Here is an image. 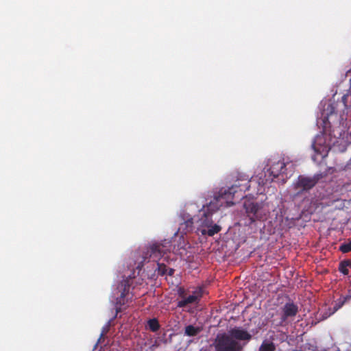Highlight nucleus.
Returning a JSON list of instances; mask_svg holds the SVG:
<instances>
[{
	"label": "nucleus",
	"instance_id": "20",
	"mask_svg": "<svg viewBox=\"0 0 351 351\" xmlns=\"http://www.w3.org/2000/svg\"><path fill=\"white\" fill-rule=\"evenodd\" d=\"M275 346L273 343H263L259 348V351H274Z\"/></svg>",
	"mask_w": 351,
	"mask_h": 351
},
{
	"label": "nucleus",
	"instance_id": "4",
	"mask_svg": "<svg viewBox=\"0 0 351 351\" xmlns=\"http://www.w3.org/2000/svg\"><path fill=\"white\" fill-rule=\"evenodd\" d=\"M321 178L322 176L320 174H315L311 177L303 175L299 176L297 180L293 184V189L296 191L293 197L298 196L302 193L313 189Z\"/></svg>",
	"mask_w": 351,
	"mask_h": 351
},
{
	"label": "nucleus",
	"instance_id": "19",
	"mask_svg": "<svg viewBox=\"0 0 351 351\" xmlns=\"http://www.w3.org/2000/svg\"><path fill=\"white\" fill-rule=\"evenodd\" d=\"M193 224V218H190L188 220H186L184 223L181 224L180 229H182L183 231H184L185 233H186L192 230Z\"/></svg>",
	"mask_w": 351,
	"mask_h": 351
},
{
	"label": "nucleus",
	"instance_id": "13",
	"mask_svg": "<svg viewBox=\"0 0 351 351\" xmlns=\"http://www.w3.org/2000/svg\"><path fill=\"white\" fill-rule=\"evenodd\" d=\"M329 108V105L326 108H324L323 111L321 113L320 117L317 119V124L322 125L323 132L324 134L326 132V130L328 128V125L329 123V112H328V109Z\"/></svg>",
	"mask_w": 351,
	"mask_h": 351
},
{
	"label": "nucleus",
	"instance_id": "17",
	"mask_svg": "<svg viewBox=\"0 0 351 351\" xmlns=\"http://www.w3.org/2000/svg\"><path fill=\"white\" fill-rule=\"evenodd\" d=\"M147 326L152 332H156L159 330L160 326L156 318L150 319L147 321Z\"/></svg>",
	"mask_w": 351,
	"mask_h": 351
},
{
	"label": "nucleus",
	"instance_id": "3",
	"mask_svg": "<svg viewBox=\"0 0 351 351\" xmlns=\"http://www.w3.org/2000/svg\"><path fill=\"white\" fill-rule=\"evenodd\" d=\"M213 213L210 211L203 210L201 217L198 220L199 226L197 232L202 236L213 237L221 231V228L217 224H214L212 219Z\"/></svg>",
	"mask_w": 351,
	"mask_h": 351
},
{
	"label": "nucleus",
	"instance_id": "18",
	"mask_svg": "<svg viewBox=\"0 0 351 351\" xmlns=\"http://www.w3.org/2000/svg\"><path fill=\"white\" fill-rule=\"evenodd\" d=\"M339 250L343 254L351 252V240L348 239L342 243L339 247Z\"/></svg>",
	"mask_w": 351,
	"mask_h": 351
},
{
	"label": "nucleus",
	"instance_id": "2",
	"mask_svg": "<svg viewBox=\"0 0 351 351\" xmlns=\"http://www.w3.org/2000/svg\"><path fill=\"white\" fill-rule=\"evenodd\" d=\"M215 351H242L243 346L226 332L217 335L212 345Z\"/></svg>",
	"mask_w": 351,
	"mask_h": 351
},
{
	"label": "nucleus",
	"instance_id": "7",
	"mask_svg": "<svg viewBox=\"0 0 351 351\" xmlns=\"http://www.w3.org/2000/svg\"><path fill=\"white\" fill-rule=\"evenodd\" d=\"M178 294L180 298L177 302L178 308H185L191 304H198L202 297L201 290L195 291L192 295H187L186 290L182 287L178 289Z\"/></svg>",
	"mask_w": 351,
	"mask_h": 351
},
{
	"label": "nucleus",
	"instance_id": "26",
	"mask_svg": "<svg viewBox=\"0 0 351 351\" xmlns=\"http://www.w3.org/2000/svg\"><path fill=\"white\" fill-rule=\"evenodd\" d=\"M333 110H334V108L330 105V114L333 113Z\"/></svg>",
	"mask_w": 351,
	"mask_h": 351
},
{
	"label": "nucleus",
	"instance_id": "5",
	"mask_svg": "<svg viewBox=\"0 0 351 351\" xmlns=\"http://www.w3.org/2000/svg\"><path fill=\"white\" fill-rule=\"evenodd\" d=\"M133 278L130 276L123 280L118 286L121 292L120 296L117 298V311H121V307L123 305L132 302L134 294L130 291Z\"/></svg>",
	"mask_w": 351,
	"mask_h": 351
},
{
	"label": "nucleus",
	"instance_id": "14",
	"mask_svg": "<svg viewBox=\"0 0 351 351\" xmlns=\"http://www.w3.org/2000/svg\"><path fill=\"white\" fill-rule=\"evenodd\" d=\"M349 269H351V259H346L339 264V271L343 275L349 274Z\"/></svg>",
	"mask_w": 351,
	"mask_h": 351
},
{
	"label": "nucleus",
	"instance_id": "15",
	"mask_svg": "<svg viewBox=\"0 0 351 351\" xmlns=\"http://www.w3.org/2000/svg\"><path fill=\"white\" fill-rule=\"evenodd\" d=\"M348 298H349L348 296H339V298H338L336 300L333 301L332 303L333 306L332 311H330V315L337 312L340 308H341Z\"/></svg>",
	"mask_w": 351,
	"mask_h": 351
},
{
	"label": "nucleus",
	"instance_id": "6",
	"mask_svg": "<svg viewBox=\"0 0 351 351\" xmlns=\"http://www.w3.org/2000/svg\"><path fill=\"white\" fill-rule=\"evenodd\" d=\"M315 154L312 157L319 163L326 158L329 153V145L326 143L324 134L317 135L312 144Z\"/></svg>",
	"mask_w": 351,
	"mask_h": 351
},
{
	"label": "nucleus",
	"instance_id": "11",
	"mask_svg": "<svg viewBox=\"0 0 351 351\" xmlns=\"http://www.w3.org/2000/svg\"><path fill=\"white\" fill-rule=\"evenodd\" d=\"M228 334L239 342L240 341H245L247 342L250 341L252 337V335L242 327H234L230 329Z\"/></svg>",
	"mask_w": 351,
	"mask_h": 351
},
{
	"label": "nucleus",
	"instance_id": "28",
	"mask_svg": "<svg viewBox=\"0 0 351 351\" xmlns=\"http://www.w3.org/2000/svg\"><path fill=\"white\" fill-rule=\"evenodd\" d=\"M326 105V101H324V106L325 107Z\"/></svg>",
	"mask_w": 351,
	"mask_h": 351
},
{
	"label": "nucleus",
	"instance_id": "27",
	"mask_svg": "<svg viewBox=\"0 0 351 351\" xmlns=\"http://www.w3.org/2000/svg\"><path fill=\"white\" fill-rule=\"evenodd\" d=\"M244 194H241L239 196V198H243L244 197Z\"/></svg>",
	"mask_w": 351,
	"mask_h": 351
},
{
	"label": "nucleus",
	"instance_id": "12",
	"mask_svg": "<svg viewBox=\"0 0 351 351\" xmlns=\"http://www.w3.org/2000/svg\"><path fill=\"white\" fill-rule=\"evenodd\" d=\"M286 164L281 160H278L276 162L272 164L270 168L267 170L270 176H271V180L277 178L280 174L285 173V169Z\"/></svg>",
	"mask_w": 351,
	"mask_h": 351
},
{
	"label": "nucleus",
	"instance_id": "24",
	"mask_svg": "<svg viewBox=\"0 0 351 351\" xmlns=\"http://www.w3.org/2000/svg\"><path fill=\"white\" fill-rule=\"evenodd\" d=\"M174 272H175V269H174L169 268V269H167V274L170 276H172L173 275Z\"/></svg>",
	"mask_w": 351,
	"mask_h": 351
},
{
	"label": "nucleus",
	"instance_id": "23",
	"mask_svg": "<svg viewBox=\"0 0 351 351\" xmlns=\"http://www.w3.org/2000/svg\"><path fill=\"white\" fill-rule=\"evenodd\" d=\"M348 94H344L342 97H341V101L343 104V106L345 107H347V99H348Z\"/></svg>",
	"mask_w": 351,
	"mask_h": 351
},
{
	"label": "nucleus",
	"instance_id": "25",
	"mask_svg": "<svg viewBox=\"0 0 351 351\" xmlns=\"http://www.w3.org/2000/svg\"><path fill=\"white\" fill-rule=\"evenodd\" d=\"M330 351H340V350L336 345H332L330 346Z\"/></svg>",
	"mask_w": 351,
	"mask_h": 351
},
{
	"label": "nucleus",
	"instance_id": "21",
	"mask_svg": "<svg viewBox=\"0 0 351 351\" xmlns=\"http://www.w3.org/2000/svg\"><path fill=\"white\" fill-rule=\"evenodd\" d=\"M157 270L158 274L160 276H165L167 272V266L164 263L159 262H157Z\"/></svg>",
	"mask_w": 351,
	"mask_h": 351
},
{
	"label": "nucleus",
	"instance_id": "9",
	"mask_svg": "<svg viewBox=\"0 0 351 351\" xmlns=\"http://www.w3.org/2000/svg\"><path fill=\"white\" fill-rule=\"evenodd\" d=\"M244 208L250 223L261 219L263 216V205L261 203L247 201L244 203Z\"/></svg>",
	"mask_w": 351,
	"mask_h": 351
},
{
	"label": "nucleus",
	"instance_id": "1",
	"mask_svg": "<svg viewBox=\"0 0 351 351\" xmlns=\"http://www.w3.org/2000/svg\"><path fill=\"white\" fill-rule=\"evenodd\" d=\"M251 178L248 176L239 175L236 183L228 189H221L219 192L217 199L219 200L224 199L228 206L233 205L232 199L236 193L239 192L245 193L250 190V182Z\"/></svg>",
	"mask_w": 351,
	"mask_h": 351
},
{
	"label": "nucleus",
	"instance_id": "22",
	"mask_svg": "<svg viewBox=\"0 0 351 351\" xmlns=\"http://www.w3.org/2000/svg\"><path fill=\"white\" fill-rule=\"evenodd\" d=\"M335 221H336V219L333 218L332 219V221L330 225L331 226L334 225V227H330V230L331 229L341 228L343 227V224H344V223H339V224H335Z\"/></svg>",
	"mask_w": 351,
	"mask_h": 351
},
{
	"label": "nucleus",
	"instance_id": "16",
	"mask_svg": "<svg viewBox=\"0 0 351 351\" xmlns=\"http://www.w3.org/2000/svg\"><path fill=\"white\" fill-rule=\"evenodd\" d=\"M200 331L201 329L199 328L195 327L193 325H189L185 327L184 333L189 337H194L197 335Z\"/></svg>",
	"mask_w": 351,
	"mask_h": 351
},
{
	"label": "nucleus",
	"instance_id": "10",
	"mask_svg": "<svg viewBox=\"0 0 351 351\" xmlns=\"http://www.w3.org/2000/svg\"><path fill=\"white\" fill-rule=\"evenodd\" d=\"M299 311L298 306L293 301L286 302L281 307V317L278 325L282 326L283 324L289 318H293Z\"/></svg>",
	"mask_w": 351,
	"mask_h": 351
},
{
	"label": "nucleus",
	"instance_id": "8",
	"mask_svg": "<svg viewBox=\"0 0 351 351\" xmlns=\"http://www.w3.org/2000/svg\"><path fill=\"white\" fill-rule=\"evenodd\" d=\"M169 250L170 249L164 243H154L147 249V252L143 256L144 261L148 258H152L153 261L158 262Z\"/></svg>",
	"mask_w": 351,
	"mask_h": 351
}]
</instances>
